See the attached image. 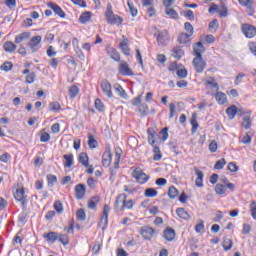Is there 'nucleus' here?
Segmentation results:
<instances>
[{
  "label": "nucleus",
  "instance_id": "a19ab883",
  "mask_svg": "<svg viewBox=\"0 0 256 256\" xmlns=\"http://www.w3.org/2000/svg\"><path fill=\"white\" fill-rule=\"evenodd\" d=\"M68 93L70 95V99H75V97H77V95H79V87H77L75 85L70 87Z\"/></svg>",
  "mask_w": 256,
  "mask_h": 256
},
{
  "label": "nucleus",
  "instance_id": "0eeeda50",
  "mask_svg": "<svg viewBox=\"0 0 256 256\" xmlns=\"http://www.w3.org/2000/svg\"><path fill=\"white\" fill-rule=\"evenodd\" d=\"M125 199H127V194L122 193L116 197L115 203H114V209L116 213L123 212V203L125 202Z\"/></svg>",
  "mask_w": 256,
  "mask_h": 256
},
{
  "label": "nucleus",
  "instance_id": "6e6d98bb",
  "mask_svg": "<svg viewBox=\"0 0 256 256\" xmlns=\"http://www.w3.org/2000/svg\"><path fill=\"white\" fill-rule=\"evenodd\" d=\"M184 29L185 31H187V34L190 36H192L193 33H195V29L193 28V25H191V23L189 22H185Z\"/></svg>",
  "mask_w": 256,
  "mask_h": 256
},
{
  "label": "nucleus",
  "instance_id": "f03ea898",
  "mask_svg": "<svg viewBox=\"0 0 256 256\" xmlns=\"http://www.w3.org/2000/svg\"><path fill=\"white\" fill-rule=\"evenodd\" d=\"M241 31L247 39H253L256 35V27L249 23L241 24Z\"/></svg>",
  "mask_w": 256,
  "mask_h": 256
},
{
  "label": "nucleus",
  "instance_id": "a211bd4d",
  "mask_svg": "<svg viewBox=\"0 0 256 256\" xmlns=\"http://www.w3.org/2000/svg\"><path fill=\"white\" fill-rule=\"evenodd\" d=\"M124 41L120 43L119 47L122 51V53H124V55H126V57H129V55H131L130 53V49H129V39L125 38V36H123Z\"/></svg>",
  "mask_w": 256,
  "mask_h": 256
},
{
  "label": "nucleus",
  "instance_id": "ea45409f",
  "mask_svg": "<svg viewBox=\"0 0 256 256\" xmlns=\"http://www.w3.org/2000/svg\"><path fill=\"white\" fill-rule=\"evenodd\" d=\"M13 69V62L6 61L0 66L1 71H5L6 73H9Z\"/></svg>",
  "mask_w": 256,
  "mask_h": 256
},
{
  "label": "nucleus",
  "instance_id": "680f3d73",
  "mask_svg": "<svg viewBox=\"0 0 256 256\" xmlns=\"http://www.w3.org/2000/svg\"><path fill=\"white\" fill-rule=\"evenodd\" d=\"M154 153H156L153 157L154 161H161V150L158 146H154Z\"/></svg>",
  "mask_w": 256,
  "mask_h": 256
},
{
  "label": "nucleus",
  "instance_id": "1a4fd4ad",
  "mask_svg": "<svg viewBox=\"0 0 256 256\" xmlns=\"http://www.w3.org/2000/svg\"><path fill=\"white\" fill-rule=\"evenodd\" d=\"M140 235H142L143 239L149 241L153 239V236L155 235V230L152 227L143 226L140 229Z\"/></svg>",
  "mask_w": 256,
  "mask_h": 256
},
{
  "label": "nucleus",
  "instance_id": "2f4dec72",
  "mask_svg": "<svg viewBox=\"0 0 256 256\" xmlns=\"http://www.w3.org/2000/svg\"><path fill=\"white\" fill-rule=\"evenodd\" d=\"M168 197L170 199H177L179 197V190L175 186H170L168 189Z\"/></svg>",
  "mask_w": 256,
  "mask_h": 256
},
{
  "label": "nucleus",
  "instance_id": "423d86ee",
  "mask_svg": "<svg viewBox=\"0 0 256 256\" xmlns=\"http://www.w3.org/2000/svg\"><path fill=\"white\" fill-rule=\"evenodd\" d=\"M192 64L196 73H203L205 67H207V63L203 60V57H195Z\"/></svg>",
  "mask_w": 256,
  "mask_h": 256
},
{
  "label": "nucleus",
  "instance_id": "393cba45",
  "mask_svg": "<svg viewBox=\"0 0 256 256\" xmlns=\"http://www.w3.org/2000/svg\"><path fill=\"white\" fill-rule=\"evenodd\" d=\"M114 90L117 92V95L119 97H121L122 99H127V92H125L121 84H114Z\"/></svg>",
  "mask_w": 256,
  "mask_h": 256
},
{
  "label": "nucleus",
  "instance_id": "2eb2a0df",
  "mask_svg": "<svg viewBox=\"0 0 256 256\" xmlns=\"http://www.w3.org/2000/svg\"><path fill=\"white\" fill-rule=\"evenodd\" d=\"M48 7L50 9H52L54 11V13L56 15H58V17H61L62 19H65V12L63 11V9H61V7L59 5H57L56 3L50 2L48 3Z\"/></svg>",
  "mask_w": 256,
  "mask_h": 256
},
{
  "label": "nucleus",
  "instance_id": "338daca9",
  "mask_svg": "<svg viewBox=\"0 0 256 256\" xmlns=\"http://www.w3.org/2000/svg\"><path fill=\"white\" fill-rule=\"evenodd\" d=\"M35 78H36L35 72L29 73L26 76V83H28V84L35 83Z\"/></svg>",
  "mask_w": 256,
  "mask_h": 256
},
{
  "label": "nucleus",
  "instance_id": "bf43d9fd",
  "mask_svg": "<svg viewBox=\"0 0 256 256\" xmlns=\"http://www.w3.org/2000/svg\"><path fill=\"white\" fill-rule=\"evenodd\" d=\"M169 109H170L169 119H173L175 117V113H177V106L175 105V103H170Z\"/></svg>",
  "mask_w": 256,
  "mask_h": 256
},
{
  "label": "nucleus",
  "instance_id": "412c9836",
  "mask_svg": "<svg viewBox=\"0 0 256 256\" xmlns=\"http://www.w3.org/2000/svg\"><path fill=\"white\" fill-rule=\"evenodd\" d=\"M3 49L6 51V53H15V51H17V45H15V43L12 41H6L3 44Z\"/></svg>",
  "mask_w": 256,
  "mask_h": 256
},
{
  "label": "nucleus",
  "instance_id": "f257e3e1",
  "mask_svg": "<svg viewBox=\"0 0 256 256\" xmlns=\"http://www.w3.org/2000/svg\"><path fill=\"white\" fill-rule=\"evenodd\" d=\"M105 17L109 25H121V23H123V18H121L119 15H115L113 12V6H111L110 3L107 5Z\"/></svg>",
  "mask_w": 256,
  "mask_h": 256
},
{
  "label": "nucleus",
  "instance_id": "f3484780",
  "mask_svg": "<svg viewBox=\"0 0 256 256\" xmlns=\"http://www.w3.org/2000/svg\"><path fill=\"white\" fill-rule=\"evenodd\" d=\"M189 37H191L190 34L188 33H180L178 35V43L182 44V45H191V40L189 39Z\"/></svg>",
  "mask_w": 256,
  "mask_h": 256
},
{
  "label": "nucleus",
  "instance_id": "4be33fe9",
  "mask_svg": "<svg viewBox=\"0 0 256 256\" xmlns=\"http://www.w3.org/2000/svg\"><path fill=\"white\" fill-rule=\"evenodd\" d=\"M43 237L48 243H55V241L59 239V234L57 232H48L44 234Z\"/></svg>",
  "mask_w": 256,
  "mask_h": 256
},
{
  "label": "nucleus",
  "instance_id": "37998d69",
  "mask_svg": "<svg viewBox=\"0 0 256 256\" xmlns=\"http://www.w3.org/2000/svg\"><path fill=\"white\" fill-rule=\"evenodd\" d=\"M47 182H48V187H53V185H55V183H57V176L53 175V174H48L46 176Z\"/></svg>",
  "mask_w": 256,
  "mask_h": 256
},
{
  "label": "nucleus",
  "instance_id": "864d4df0",
  "mask_svg": "<svg viewBox=\"0 0 256 256\" xmlns=\"http://www.w3.org/2000/svg\"><path fill=\"white\" fill-rule=\"evenodd\" d=\"M225 165H227V162L225 161L224 158H221L214 165V169L221 170V169H223L225 167Z\"/></svg>",
  "mask_w": 256,
  "mask_h": 256
},
{
  "label": "nucleus",
  "instance_id": "bb28decb",
  "mask_svg": "<svg viewBox=\"0 0 256 256\" xmlns=\"http://www.w3.org/2000/svg\"><path fill=\"white\" fill-rule=\"evenodd\" d=\"M31 37V33L29 32H23L20 35L15 36V43L19 45V43H23V41L29 39Z\"/></svg>",
  "mask_w": 256,
  "mask_h": 256
},
{
  "label": "nucleus",
  "instance_id": "20e7f679",
  "mask_svg": "<svg viewBox=\"0 0 256 256\" xmlns=\"http://www.w3.org/2000/svg\"><path fill=\"white\" fill-rule=\"evenodd\" d=\"M118 71L120 75H123L124 77H133V75H135L131 67H129V64L125 61L120 62Z\"/></svg>",
  "mask_w": 256,
  "mask_h": 256
},
{
  "label": "nucleus",
  "instance_id": "6e6552de",
  "mask_svg": "<svg viewBox=\"0 0 256 256\" xmlns=\"http://www.w3.org/2000/svg\"><path fill=\"white\" fill-rule=\"evenodd\" d=\"M133 177L136 179L137 183H140V185H144V183L149 181V176L141 170H134Z\"/></svg>",
  "mask_w": 256,
  "mask_h": 256
},
{
  "label": "nucleus",
  "instance_id": "6ab92c4d",
  "mask_svg": "<svg viewBox=\"0 0 256 256\" xmlns=\"http://www.w3.org/2000/svg\"><path fill=\"white\" fill-rule=\"evenodd\" d=\"M163 233V237L166 241L171 242L175 240V230L173 228L168 227Z\"/></svg>",
  "mask_w": 256,
  "mask_h": 256
},
{
  "label": "nucleus",
  "instance_id": "aec40b11",
  "mask_svg": "<svg viewBox=\"0 0 256 256\" xmlns=\"http://www.w3.org/2000/svg\"><path fill=\"white\" fill-rule=\"evenodd\" d=\"M194 55H196V57H203L201 54L205 53V46H203V43L201 42H197L194 44Z\"/></svg>",
  "mask_w": 256,
  "mask_h": 256
},
{
  "label": "nucleus",
  "instance_id": "e2e57ef3",
  "mask_svg": "<svg viewBox=\"0 0 256 256\" xmlns=\"http://www.w3.org/2000/svg\"><path fill=\"white\" fill-rule=\"evenodd\" d=\"M58 241L63 245H69V238L65 234H58Z\"/></svg>",
  "mask_w": 256,
  "mask_h": 256
},
{
  "label": "nucleus",
  "instance_id": "cd10ccee",
  "mask_svg": "<svg viewBox=\"0 0 256 256\" xmlns=\"http://www.w3.org/2000/svg\"><path fill=\"white\" fill-rule=\"evenodd\" d=\"M78 161L79 163H81V165H83V167H89V156L87 155V153L85 152L80 153L78 157Z\"/></svg>",
  "mask_w": 256,
  "mask_h": 256
},
{
  "label": "nucleus",
  "instance_id": "39448f33",
  "mask_svg": "<svg viewBox=\"0 0 256 256\" xmlns=\"http://www.w3.org/2000/svg\"><path fill=\"white\" fill-rule=\"evenodd\" d=\"M41 36H33L31 40L28 42V47L31 49L32 53H37L39 49H41Z\"/></svg>",
  "mask_w": 256,
  "mask_h": 256
},
{
  "label": "nucleus",
  "instance_id": "774afa93",
  "mask_svg": "<svg viewBox=\"0 0 256 256\" xmlns=\"http://www.w3.org/2000/svg\"><path fill=\"white\" fill-rule=\"evenodd\" d=\"M228 170H230L231 173H237V171H239V166H237V164H235V162H230L228 164Z\"/></svg>",
  "mask_w": 256,
  "mask_h": 256
},
{
  "label": "nucleus",
  "instance_id": "9d476101",
  "mask_svg": "<svg viewBox=\"0 0 256 256\" xmlns=\"http://www.w3.org/2000/svg\"><path fill=\"white\" fill-rule=\"evenodd\" d=\"M100 87L102 89V93H104V95H107L109 97V99H112L113 97V91L111 90V83L109 82V80H102Z\"/></svg>",
  "mask_w": 256,
  "mask_h": 256
},
{
  "label": "nucleus",
  "instance_id": "49530a36",
  "mask_svg": "<svg viewBox=\"0 0 256 256\" xmlns=\"http://www.w3.org/2000/svg\"><path fill=\"white\" fill-rule=\"evenodd\" d=\"M127 5L130 9V13H131L132 17H137L138 11H137V8H135V5L133 4V2H131V0H128Z\"/></svg>",
  "mask_w": 256,
  "mask_h": 256
},
{
  "label": "nucleus",
  "instance_id": "c9c22d12",
  "mask_svg": "<svg viewBox=\"0 0 256 256\" xmlns=\"http://www.w3.org/2000/svg\"><path fill=\"white\" fill-rule=\"evenodd\" d=\"M226 114L228 115L229 119H235V115H237V106L232 105L227 108Z\"/></svg>",
  "mask_w": 256,
  "mask_h": 256
},
{
  "label": "nucleus",
  "instance_id": "7c9ffc66",
  "mask_svg": "<svg viewBox=\"0 0 256 256\" xmlns=\"http://www.w3.org/2000/svg\"><path fill=\"white\" fill-rule=\"evenodd\" d=\"M147 133H148V143L150 145H155V136L157 135V132H155V129L153 128H148Z\"/></svg>",
  "mask_w": 256,
  "mask_h": 256
},
{
  "label": "nucleus",
  "instance_id": "ddd939ff",
  "mask_svg": "<svg viewBox=\"0 0 256 256\" xmlns=\"http://www.w3.org/2000/svg\"><path fill=\"white\" fill-rule=\"evenodd\" d=\"M111 210V208H109V205H104L103 208V215L100 219V225H103V229H105V227H107V223H109V211Z\"/></svg>",
  "mask_w": 256,
  "mask_h": 256
},
{
  "label": "nucleus",
  "instance_id": "c85d7f7f",
  "mask_svg": "<svg viewBox=\"0 0 256 256\" xmlns=\"http://www.w3.org/2000/svg\"><path fill=\"white\" fill-rule=\"evenodd\" d=\"M176 214L180 219H184L185 221H189L191 219V215L187 211L184 210V208H178L176 209Z\"/></svg>",
  "mask_w": 256,
  "mask_h": 256
},
{
  "label": "nucleus",
  "instance_id": "a18cd8bd",
  "mask_svg": "<svg viewBox=\"0 0 256 256\" xmlns=\"http://www.w3.org/2000/svg\"><path fill=\"white\" fill-rule=\"evenodd\" d=\"M138 111L139 113H141L142 117H147V111H149V106L145 103L140 104Z\"/></svg>",
  "mask_w": 256,
  "mask_h": 256
},
{
  "label": "nucleus",
  "instance_id": "dca6fc26",
  "mask_svg": "<svg viewBox=\"0 0 256 256\" xmlns=\"http://www.w3.org/2000/svg\"><path fill=\"white\" fill-rule=\"evenodd\" d=\"M194 172L197 176L195 180L196 187H203V179L205 177V174L203 173V171L199 170V168L197 167H194Z\"/></svg>",
  "mask_w": 256,
  "mask_h": 256
},
{
  "label": "nucleus",
  "instance_id": "de8ad7c7",
  "mask_svg": "<svg viewBox=\"0 0 256 256\" xmlns=\"http://www.w3.org/2000/svg\"><path fill=\"white\" fill-rule=\"evenodd\" d=\"M49 111H61V104L59 102H51L48 105Z\"/></svg>",
  "mask_w": 256,
  "mask_h": 256
},
{
  "label": "nucleus",
  "instance_id": "9b49d317",
  "mask_svg": "<svg viewBox=\"0 0 256 256\" xmlns=\"http://www.w3.org/2000/svg\"><path fill=\"white\" fill-rule=\"evenodd\" d=\"M107 55L112 59L113 61H116V63H119L121 61V54H119V51L113 47H106Z\"/></svg>",
  "mask_w": 256,
  "mask_h": 256
},
{
  "label": "nucleus",
  "instance_id": "8fccbe9b",
  "mask_svg": "<svg viewBox=\"0 0 256 256\" xmlns=\"http://www.w3.org/2000/svg\"><path fill=\"white\" fill-rule=\"evenodd\" d=\"M210 31H212V33H215V31H217V29H219V21H217V19L212 20L209 25H208Z\"/></svg>",
  "mask_w": 256,
  "mask_h": 256
},
{
  "label": "nucleus",
  "instance_id": "b1692460",
  "mask_svg": "<svg viewBox=\"0 0 256 256\" xmlns=\"http://www.w3.org/2000/svg\"><path fill=\"white\" fill-rule=\"evenodd\" d=\"M215 99L218 105H225V103H227V95H225L223 92H217L215 94Z\"/></svg>",
  "mask_w": 256,
  "mask_h": 256
},
{
  "label": "nucleus",
  "instance_id": "58836bf2",
  "mask_svg": "<svg viewBox=\"0 0 256 256\" xmlns=\"http://www.w3.org/2000/svg\"><path fill=\"white\" fill-rule=\"evenodd\" d=\"M218 13L220 17H227L229 15V10L227 9V6H225V4H221L218 7Z\"/></svg>",
  "mask_w": 256,
  "mask_h": 256
},
{
  "label": "nucleus",
  "instance_id": "f704fd0d",
  "mask_svg": "<svg viewBox=\"0 0 256 256\" xmlns=\"http://www.w3.org/2000/svg\"><path fill=\"white\" fill-rule=\"evenodd\" d=\"M165 13L168 15V17H170V19H179V13H177V11L171 7L165 8Z\"/></svg>",
  "mask_w": 256,
  "mask_h": 256
},
{
  "label": "nucleus",
  "instance_id": "0e129e2a",
  "mask_svg": "<svg viewBox=\"0 0 256 256\" xmlns=\"http://www.w3.org/2000/svg\"><path fill=\"white\" fill-rule=\"evenodd\" d=\"M88 209H97V197H93L88 201Z\"/></svg>",
  "mask_w": 256,
  "mask_h": 256
},
{
  "label": "nucleus",
  "instance_id": "a878e982",
  "mask_svg": "<svg viewBox=\"0 0 256 256\" xmlns=\"http://www.w3.org/2000/svg\"><path fill=\"white\" fill-rule=\"evenodd\" d=\"M185 55V51H183V48L181 46H176L172 50V57H175V59H181Z\"/></svg>",
  "mask_w": 256,
  "mask_h": 256
},
{
  "label": "nucleus",
  "instance_id": "f8f14e48",
  "mask_svg": "<svg viewBox=\"0 0 256 256\" xmlns=\"http://www.w3.org/2000/svg\"><path fill=\"white\" fill-rule=\"evenodd\" d=\"M74 191H75L76 199H79V200L83 199V197H85V193H87L85 184L76 185L74 188Z\"/></svg>",
  "mask_w": 256,
  "mask_h": 256
},
{
  "label": "nucleus",
  "instance_id": "69168bd1",
  "mask_svg": "<svg viewBox=\"0 0 256 256\" xmlns=\"http://www.w3.org/2000/svg\"><path fill=\"white\" fill-rule=\"evenodd\" d=\"M250 211L253 219H255L256 221V201L255 200H253L250 204Z\"/></svg>",
  "mask_w": 256,
  "mask_h": 256
},
{
  "label": "nucleus",
  "instance_id": "4468645a",
  "mask_svg": "<svg viewBox=\"0 0 256 256\" xmlns=\"http://www.w3.org/2000/svg\"><path fill=\"white\" fill-rule=\"evenodd\" d=\"M167 41H169V32L167 30L158 32L157 42L159 45H167Z\"/></svg>",
  "mask_w": 256,
  "mask_h": 256
},
{
  "label": "nucleus",
  "instance_id": "c756f323",
  "mask_svg": "<svg viewBox=\"0 0 256 256\" xmlns=\"http://www.w3.org/2000/svg\"><path fill=\"white\" fill-rule=\"evenodd\" d=\"M190 123L192 125L191 133L195 135L197 133V129L199 128V123H197V114H192Z\"/></svg>",
  "mask_w": 256,
  "mask_h": 256
},
{
  "label": "nucleus",
  "instance_id": "5701e85b",
  "mask_svg": "<svg viewBox=\"0 0 256 256\" xmlns=\"http://www.w3.org/2000/svg\"><path fill=\"white\" fill-rule=\"evenodd\" d=\"M103 167H109L111 165V151H105L102 155Z\"/></svg>",
  "mask_w": 256,
  "mask_h": 256
},
{
  "label": "nucleus",
  "instance_id": "4c0bfd02",
  "mask_svg": "<svg viewBox=\"0 0 256 256\" xmlns=\"http://www.w3.org/2000/svg\"><path fill=\"white\" fill-rule=\"evenodd\" d=\"M88 146L90 149H97L99 147V142L93 137V135H90L88 137Z\"/></svg>",
  "mask_w": 256,
  "mask_h": 256
},
{
  "label": "nucleus",
  "instance_id": "72a5a7b5",
  "mask_svg": "<svg viewBox=\"0 0 256 256\" xmlns=\"http://www.w3.org/2000/svg\"><path fill=\"white\" fill-rule=\"evenodd\" d=\"M79 21L83 25H85V23H89V21H91V12L86 11L82 13V15L79 17Z\"/></svg>",
  "mask_w": 256,
  "mask_h": 256
},
{
  "label": "nucleus",
  "instance_id": "3c124183",
  "mask_svg": "<svg viewBox=\"0 0 256 256\" xmlns=\"http://www.w3.org/2000/svg\"><path fill=\"white\" fill-rule=\"evenodd\" d=\"M252 139H253V134H251V132H248V133H246L245 136L242 137L241 142L244 145H249V143H251Z\"/></svg>",
  "mask_w": 256,
  "mask_h": 256
},
{
  "label": "nucleus",
  "instance_id": "09e8293b",
  "mask_svg": "<svg viewBox=\"0 0 256 256\" xmlns=\"http://www.w3.org/2000/svg\"><path fill=\"white\" fill-rule=\"evenodd\" d=\"M225 191H227V188L223 184H217L215 186V192L217 195H225Z\"/></svg>",
  "mask_w": 256,
  "mask_h": 256
},
{
  "label": "nucleus",
  "instance_id": "473e14b6",
  "mask_svg": "<svg viewBox=\"0 0 256 256\" xmlns=\"http://www.w3.org/2000/svg\"><path fill=\"white\" fill-rule=\"evenodd\" d=\"M222 247L224 251H231V249L233 248V240H231L230 238H224L222 242Z\"/></svg>",
  "mask_w": 256,
  "mask_h": 256
},
{
  "label": "nucleus",
  "instance_id": "13d9d810",
  "mask_svg": "<svg viewBox=\"0 0 256 256\" xmlns=\"http://www.w3.org/2000/svg\"><path fill=\"white\" fill-rule=\"evenodd\" d=\"M206 85H210L214 89H219V84L215 82V78L210 77L206 80Z\"/></svg>",
  "mask_w": 256,
  "mask_h": 256
},
{
  "label": "nucleus",
  "instance_id": "603ef678",
  "mask_svg": "<svg viewBox=\"0 0 256 256\" xmlns=\"http://www.w3.org/2000/svg\"><path fill=\"white\" fill-rule=\"evenodd\" d=\"M157 190L153 188H147L144 192L145 197H157Z\"/></svg>",
  "mask_w": 256,
  "mask_h": 256
},
{
  "label": "nucleus",
  "instance_id": "e433bc0d",
  "mask_svg": "<svg viewBox=\"0 0 256 256\" xmlns=\"http://www.w3.org/2000/svg\"><path fill=\"white\" fill-rule=\"evenodd\" d=\"M135 207V202L133 200H127L124 199V203L122 204V211H125V209H133Z\"/></svg>",
  "mask_w": 256,
  "mask_h": 256
},
{
  "label": "nucleus",
  "instance_id": "c03bdc74",
  "mask_svg": "<svg viewBox=\"0 0 256 256\" xmlns=\"http://www.w3.org/2000/svg\"><path fill=\"white\" fill-rule=\"evenodd\" d=\"M242 7H247V9H253V0H238Z\"/></svg>",
  "mask_w": 256,
  "mask_h": 256
},
{
  "label": "nucleus",
  "instance_id": "7ed1b4c3",
  "mask_svg": "<svg viewBox=\"0 0 256 256\" xmlns=\"http://www.w3.org/2000/svg\"><path fill=\"white\" fill-rule=\"evenodd\" d=\"M14 197H15L16 201H19V203H21L22 209L26 210L28 199H27V195H25V189H23V188L17 189L16 193L14 194Z\"/></svg>",
  "mask_w": 256,
  "mask_h": 256
},
{
  "label": "nucleus",
  "instance_id": "052dcab7",
  "mask_svg": "<svg viewBox=\"0 0 256 256\" xmlns=\"http://www.w3.org/2000/svg\"><path fill=\"white\" fill-rule=\"evenodd\" d=\"M95 108L100 112L105 110V105H103L101 99L97 98L95 100Z\"/></svg>",
  "mask_w": 256,
  "mask_h": 256
},
{
  "label": "nucleus",
  "instance_id": "79ce46f5",
  "mask_svg": "<svg viewBox=\"0 0 256 256\" xmlns=\"http://www.w3.org/2000/svg\"><path fill=\"white\" fill-rule=\"evenodd\" d=\"M63 158L65 159L64 165L66 167H73V154L64 155Z\"/></svg>",
  "mask_w": 256,
  "mask_h": 256
},
{
  "label": "nucleus",
  "instance_id": "4d7b16f0",
  "mask_svg": "<svg viewBox=\"0 0 256 256\" xmlns=\"http://www.w3.org/2000/svg\"><path fill=\"white\" fill-rule=\"evenodd\" d=\"M244 129H251V117L245 116L242 122Z\"/></svg>",
  "mask_w": 256,
  "mask_h": 256
},
{
  "label": "nucleus",
  "instance_id": "5fc2aeb1",
  "mask_svg": "<svg viewBox=\"0 0 256 256\" xmlns=\"http://www.w3.org/2000/svg\"><path fill=\"white\" fill-rule=\"evenodd\" d=\"M76 217L79 221H85L87 219V215L85 214V210L79 209L76 212Z\"/></svg>",
  "mask_w": 256,
  "mask_h": 256
}]
</instances>
